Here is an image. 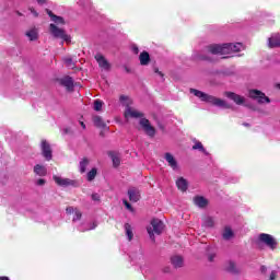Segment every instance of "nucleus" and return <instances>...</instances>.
<instances>
[{
  "mask_svg": "<svg viewBox=\"0 0 280 280\" xmlns=\"http://www.w3.org/2000/svg\"><path fill=\"white\" fill-rule=\"evenodd\" d=\"M244 49V44H212L207 47V51L212 54L213 56H226L229 58L231 54H237V51H242Z\"/></svg>",
  "mask_w": 280,
  "mask_h": 280,
  "instance_id": "obj_1",
  "label": "nucleus"
},
{
  "mask_svg": "<svg viewBox=\"0 0 280 280\" xmlns=\"http://www.w3.org/2000/svg\"><path fill=\"white\" fill-rule=\"evenodd\" d=\"M190 93L201 100V102H207L208 104H213V106H218L219 108H231V105L226 103V101L222 98H218L215 96L209 95L205 92L198 91L196 89H190Z\"/></svg>",
  "mask_w": 280,
  "mask_h": 280,
  "instance_id": "obj_2",
  "label": "nucleus"
},
{
  "mask_svg": "<svg viewBox=\"0 0 280 280\" xmlns=\"http://www.w3.org/2000/svg\"><path fill=\"white\" fill-rule=\"evenodd\" d=\"M165 229V225L163 224V221L159 219H153L151 221V226L147 228V231L149 233L150 238L152 242H154V234L161 235L163 233V230Z\"/></svg>",
  "mask_w": 280,
  "mask_h": 280,
  "instance_id": "obj_3",
  "label": "nucleus"
},
{
  "mask_svg": "<svg viewBox=\"0 0 280 280\" xmlns=\"http://www.w3.org/2000/svg\"><path fill=\"white\" fill-rule=\"evenodd\" d=\"M50 34L55 38H61V40H65L66 43H71V36H69L65 30L57 27L56 24L49 25Z\"/></svg>",
  "mask_w": 280,
  "mask_h": 280,
  "instance_id": "obj_4",
  "label": "nucleus"
},
{
  "mask_svg": "<svg viewBox=\"0 0 280 280\" xmlns=\"http://www.w3.org/2000/svg\"><path fill=\"white\" fill-rule=\"evenodd\" d=\"M52 180H55L56 185L59 187H79L80 185L77 179L65 178L58 175H54Z\"/></svg>",
  "mask_w": 280,
  "mask_h": 280,
  "instance_id": "obj_5",
  "label": "nucleus"
},
{
  "mask_svg": "<svg viewBox=\"0 0 280 280\" xmlns=\"http://www.w3.org/2000/svg\"><path fill=\"white\" fill-rule=\"evenodd\" d=\"M93 125L100 130V137H106V121L102 116L94 115L92 117Z\"/></svg>",
  "mask_w": 280,
  "mask_h": 280,
  "instance_id": "obj_6",
  "label": "nucleus"
},
{
  "mask_svg": "<svg viewBox=\"0 0 280 280\" xmlns=\"http://www.w3.org/2000/svg\"><path fill=\"white\" fill-rule=\"evenodd\" d=\"M249 97H252L253 100H257L259 104H270V98L259 90H250Z\"/></svg>",
  "mask_w": 280,
  "mask_h": 280,
  "instance_id": "obj_7",
  "label": "nucleus"
},
{
  "mask_svg": "<svg viewBox=\"0 0 280 280\" xmlns=\"http://www.w3.org/2000/svg\"><path fill=\"white\" fill-rule=\"evenodd\" d=\"M259 240L260 242H262V244H266V246L271 248V250H275V248H277V241L272 235L262 233L259 235Z\"/></svg>",
  "mask_w": 280,
  "mask_h": 280,
  "instance_id": "obj_8",
  "label": "nucleus"
},
{
  "mask_svg": "<svg viewBox=\"0 0 280 280\" xmlns=\"http://www.w3.org/2000/svg\"><path fill=\"white\" fill-rule=\"evenodd\" d=\"M140 126L142 127V130H144L145 135H148V137H154L156 135V130L154 127H152L150 120L141 118Z\"/></svg>",
  "mask_w": 280,
  "mask_h": 280,
  "instance_id": "obj_9",
  "label": "nucleus"
},
{
  "mask_svg": "<svg viewBox=\"0 0 280 280\" xmlns=\"http://www.w3.org/2000/svg\"><path fill=\"white\" fill-rule=\"evenodd\" d=\"M40 148H42V155L44 156V159H46L47 161H51V159L54 158V154H52L51 145L49 144V142H47L46 140H43Z\"/></svg>",
  "mask_w": 280,
  "mask_h": 280,
  "instance_id": "obj_10",
  "label": "nucleus"
},
{
  "mask_svg": "<svg viewBox=\"0 0 280 280\" xmlns=\"http://www.w3.org/2000/svg\"><path fill=\"white\" fill-rule=\"evenodd\" d=\"M125 119H141L143 117V113L139 112L138 109H135V107H127L125 109Z\"/></svg>",
  "mask_w": 280,
  "mask_h": 280,
  "instance_id": "obj_11",
  "label": "nucleus"
},
{
  "mask_svg": "<svg viewBox=\"0 0 280 280\" xmlns=\"http://www.w3.org/2000/svg\"><path fill=\"white\" fill-rule=\"evenodd\" d=\"M66 212L68 213V215H73L72 222H78L79 220H82V212L78 208L68 207L66 209Z\"/></svg>",
  "mask_w": 280,
  "mask_h": 280,
  "instance_id": "obj_12",
  "label": "nucleus"
},
{
  "mask_svg": "<svg viewBox=\"0 0 280 280\" xmlns=\"http://www.w3.org/2000/svg\"><path fill=\"white\" fill-rule=\"evenodd\" d=\"M59 84L68 91H73V78L71 77H63L59 79Z\"/></svg>",
  "mask_w": 280,
  "mask_h": 280,
  "instance_id": "obj_13",
  "label": "nucleus"
},
{
  "mask_svg": "<svg viewBox=\"0 0 280 280\" xmlns=\"http://www.w3.org/2000/svg\"><path fill=\"white\" fill-rule=\"evenodd\" d=\"M225 97L232 100V102L234 104H237L238 106H242V104H244V96H240L238 94H235L233 92H225Z\"/></svg>",
  "mask_w": 280,
  "mask_h": 280,
  "instance_id": "obj_14",
  "label": "nucleus"
},
{
  "mask_svg": "<svg viewBox=\"0 0 280 280\" xmlns=\"http://www.w3.org/2000/svg\"><path fill=\"white\" fill-rule=\"evenodd\" d=\"M109 159H112V163L114 167H119L121 165V154L117 151H110L108 153Z\"/></svg>",
  "mask_w": 280,
  "mask_h": 280,
  "instance_id": "obj_15",
  "label": "nucleus"
},
{
  "mask_svg": "<svg viewBox=\"0 0 280 280\" xmlns=\"http://www.w3.org/2000/svg\"><path fill=\"white\" fill-rule=\"evenodd\" d=\"M128 196H129L130 202H139L141 198V194L139 192V189L135 187L128 189Z\"/></svg>",
  "mask_w": 280,
  "mask_h": 280,
  "instance_id": "obj_16",
  "label": "nucleus"
},
{
  "mask_svg": "<svg viewBox=\"0 0 280 280\" xmlns=\"http://www.w3.org/2000/svg\"><path fill=\"white\" fill-rule=\"evenodd\" d=\"M25 36L26 38H28V40L34 42L38 38V27L36 26H32L31 28H28L25 32Z\"/></svg>",
  "mask_w": 280,
  "mask_h": 280,
  "instance_id": "obj_17",
  "label": "nucleus"
},
{
  "mask_svg": "<svg viewBox=\"0 0 280 280\" xmlns=\"http://www.w3.org/2000/svg\"><path fill=\"white\" fill-rule=\"evenodd\" d=\"M164 159L168 163L170 167H172V170H178V162L176 161V159H174V155H172V153H165Z\"/></svg>",
  "mask_w": 280,
  "mask_h": 280,
  "instance_id": "obj_18",
  "label": "nucleus"
},
{
  "mask_svg": "<svg viewBox=\"0 0 280 280\" xmlns=\"http://www.w3.org/2000/svg\"><path fill=\"white\" fill-rule=\"evenodd\" d=\"M47 14L56 25H65V18L54 14L50 10H47Z\"/></svg>",
  "mask_w": 280,
  "mask_h": 280,
  "instance_id": "obj_19",
  "label": "nucleus"
},
{
  "mask_svg": "<svg viewBox=\"0 0 280 280\" xmlns=\"http://www.w3.org/2000/svg\"><path fill=\"white\" fill-rule=\"evenodd\" d=\"M33 172L36 174V176H47V167L40 164H36L33 168Z\"/></svg>",
  "mask_w": 280,
  "mask_h": 280,
  "instance_id": "obj_20",
  "label": "nucleus"
},
{
  "mask_svg": "<svg viewBox=\"0 0 280 280\" xmlns=\"http://www.w3.org/2000/svg\"><path fill=\"white\" fill-rule=\"evenodd\" d=\"M268 45L271 49L275 47H280V35H272L268 39Z\"/></svg>",
  "mask_w": 280,
  "mask_h": 280,
  "instance_id": "obj_21",
  "label": "nucleus"
},
{
  "mask_svg": "<svg viewBox=\"0 0 280 280\" xmlns=\"http://www.w3.org/2000/svg\"><path fill=\"white\" fill-rule=\"evenodd\" d=\"M97 228V222H93L92 224L83 223L78 226V231L81 233H84L85 231H93V229Z\"/></svg>",
  "mask_w": 280,
  "mask_h": 280,
  "instance_id": "obj_22",
  "label": "nucleus"
},
{
  "mask_svg": "<svg viewBox=\"0 0 280 280\" xmlns=\"http://www.w3.org/2000/svg\"><path fill=\"white\" fill-rule=\"evenodd\" d=\"M176 186H177V189H179L180 191H185L189 187V184L187 183V179L179 177L176 180Z\"/></svg>",
  "mask_w": 280,
  "mask_h": 280,
  "instance_id": "obj_23",
  "label": "nucleus"
},
{
  "mask_svg": "<svg viewBox=\"0 0 280 280\" xmlns=\"http://www.w3.org/2000/svg\"><path fill=\"white\" fill-rule=\"evenodd\" d=\"M124 229H125V235L128 242H132V238L135 237V233L132 232V225H130L129 223H126Z\"/></svg>",
  "mask_w": 280,
  "mask_h": 280,
  "instance_id": "obj_24",
  "label": "nucleus"
},
{
  "mask_svg": "<svg viewBox=\"0 0 280 280\" xmlns=\"http://www.w3.org/2000/svg\"><path fill=\"white\" fill-rule=\"evenodd\" d=\"M91 163V160L90 159H86V158H83L80 163H79V172L81 174H84L86 172V167L90 165Z\"/></svg>",
  "mask_w": 280,
  "mask_h": 280,
  "instance_id": "obj_25",
  "label": "nucleus"
},
{
  "mask_svg": "<svg viewBox=\"0 0 280 280\" xmlns=\"http://www.w3.org/2000/svg\"><path fill=\"white\" fill-rule=\"evenodd\" d=\"M119 102L121 106H125V108H131L130 106H132V98H130L129 96L120 95Z\"/></svg>",
  "mask_w": 280,
  "mask_h": 280,
  "instance_id": "obj_26",
  "label": "nucleus"
},
{
  "mask_svg": "<svg viewBox=\"0 0 280 280\" xmlns=\"http://www.w3.org/2000/svg\"><path fill=\"white\" fill-rule=\"evenodd\" d=\"M140 65L145 67L147 65H150V54L148 51H143L139 56Z\"/></svg>",
  "mask_w": 280,
  "mask_h": 280,
  "instance_id": "obj_27",
  "label": "nucleus"
},
{
  "mask_svg": "<svg viewBox=\"0 0 280 280\" xmlns=\"http://www.w3.org/2000/svg\"><path fill=\"white\" fill-rule=\"evenodd\" d=\"M95 60L98 63V67H101L102 69H106V57H104V55L97 52L95 55Z\"/></svg>",
  "mask_w": 280,
  "mask_h": 280,
  "instance_id": "obj_28",
  "label": "nucleus"
},
{
  "mask_svg": "<svg viewBox=\"0 0 280 280\" xmlns=\"http://www.w3.org/2000/svg\"><path fill=\"white\" fill-rule=\"evenodd\" d=\"M235 236V234L233 233V230H231V228L226 226L224 230H223V233H222V237L223 240H233V237Z\"/></svg>",
  "mask_w": 280,
  "mask_h": 280,
  "instance_id": "obj_29",
  "label": "nucleus"
},
{
  "mask_svg": "<svg viewBox=\"0 0 280 280\" xmlns=\"http://www.w3.org/2000/svg\"><path fill=\"white\" fill-rule=\"evenodd\" d=\"M194 202L197 207H200L201 209H203V207H207L208 205V201L207 199H205V197H195Z\"/></svg>",
  "mask_w": 280,
  "mask_h": 280,
  "instance_id": "obj_30",
  "label": "nucleus"
},
{
  "mask_svg": "<svg viewBox=\"0 0 280 280\" xmlns=\"http://www.w3.org/2000/svg\"><path fill=\"white\" fill-rule=\"evenodd\" d=\"M171 261L175 268H183V257L180 256H173Z\"/></svg>",
  "mask_w": 280,
  "mask_h": 280,
  "instance_id": "obj_31",
  "label": "nucleus"
},
{
  "mask_svg": "<svg viewBox=\"0 0 280 280\" xmlns=\"http://www.w3.org/2000/svg\"><path fill=\"white\" fill-rule=\"evenodd\" d=\"M192 150H199V152H202L203 154L209 155V152L205 149L202 145V142L196 141L195 144L192 145Z\"/></svg>",
  "mask_w": 280,
  "mask_h": 280,
  "instance_id": "obj_32",
  "label": "nucleus"
},
{
  "mask_svg": "<svg viewBox=\"0 0 280 280\" xmlns=\"http://www.w3.org/2000/svg\"><path fill=\"white\" fill-rule=\"evenodd\" d=\"M225 269L228 270V272H232V275H237L238 270L237 267L235 266L234 261H229Z\"/></svg>",
  "mask_w": 280,
  "mask_h": 280,
  "instance_id": "obj_33",
  "label": "nucleus"
},
{
  "mask_svg": "<svg viewBox=\"0 0 280 280\" xmlns=\"http://www.w3.org/2000/svg\"><path fill=\"white\" fill-rule=\"evenodd\" d=\"M95 176H97V168H92L90 172H88L86 179L89 183H91L92 180H95Z\"/></svg>",
  "mask_w": 280,
  "mask_h": 280,
  "instance_id": "obj_34",
  "label": "nucleus"
},
{
  "mask_svg": "<svg viewBox=\"0 0 280 280\" xmlns=\"http://www.w3.org/2000/svg\"><path fill=\"white\" fill-rule=\"evenodd\" d=\"M213 224H215V222L213 221V218L206 217L203 219V226H208L209 229H211V226H213Z\"/></svg>",
  "mask_w": 280,
  "mask_h": 280,
  "instance_id": "obj_35",
  "label": "nucleus"
},
{
  "mask_svg": "<svg viewBox=\"0 0 280 280\" xmlns=\"http://www.w3.org/2000/svg\"><path fill=\"white\" fill-rule=\"evenodd\" d=\"M102 106H104V102L100 101V100H95L93 103V109L96 112L102 110Z\"/></svg>",
  "mask_w": 280,
  "mask_h": 280,
  "instance_id": "obj_36",
  "label": "nucleus"
},
{
  "mask_svg": "<svg viewBox=\"0 0 280 280\" xmlns=\"http://www.w3.org/2000/svg\"><path fill=\"white\" fill-rule=\"evenodd\" d=\"M122 203L125 205L126 209H128V211H132V206L130 202H128V200L124 199Z\"/></svg>",
  "mask_w": 280,
  "mask_h": 280,
  "instance_id": "obj_37",
  "label": "nucleus"
},
{
  "mask_svg": "<svg viewBox=\"0 0 280 280\" xmlns=\"http://www.w3.org/2000/svg\"><path fill=\"white\" fill-rule=\"evenodd\" d=\"M154 72L158 73V75H160L162 82L165 81L164 74H163V72L159 71V68H155V69H154Z\"/></svg>",
  "mask_w": 280,
  "mask_h": 280,
  "instance_id": "obj_38",
  "label": "nucleus"
},
{
  "mask_svg": "<svg viewBox=\"0 0 280 280\" xmlns=\"http://www.w3.org/2000/svg\"><path fill=\"white\" fill-rule=\"evenodd\" d=\"M100 194H93L92 195V200H94V202H100Z\"/></svg>",
  "mask_w": 280,
  "mask_h": 280,
  "instance_id": "obj_39",
  "label": "nucleus"
},
{
  "mask_svg": "<svg viewBox=\"0 0 280 280\" xmlns=\"http://www.w3.org/2000/svg\"><path fill=\"white\" fill-rule=\"evenodd\" d=\"M131 50H132V52L136 54V55L139 54V47H138L137 45H132V46H131Z\"/></svg>",
  "mask_w": 280,
  "mask_h": 280,
  "instance_id": "obj_40",
  "label": "nucleus"
},
{
  "mask_svg": "<svg viewBox=\"0 0 280 280\" xmlns=\"http://www.w3.org/2000/svg\"><path fill=\"white\" fill-rule=\"evenodd\" d=\"M36 185H38L39 187H43V185H45V179L40 178L36 182Z\"/></svg>",
  "mask_w": 280,
  "mask_h": 280,
  "instance_id": "obj_41",
  "label": "nucleus"
},
{
  "mask_svg": "<svg viewBox=\"0 0 280 280\" xmlns=\"http://www.w3.org/2000/svg\"><path fill=\"white\" fill-rule=\"evenodd\" d=\"M275 279H277V271H272L270 273V280H275Z\"/></svg>",
  "mask_w": 280,
  "mask_h": 280,
  "instance_id": "obj_42",
  "label": "nucleus"
},
{
  "mask_svg": "<svg viewBox=\"0 0 280 280\" xmlns=\"http://www.w3.org/2000/svg\"><path fill=\"white\" fill-rule=\"evenodd\" d=\"M37 3L39 5H45V3H47V0H37Z\"/></svg>",
  "mask_w": 280,
  "mask_h": 280,
  "instance_id": "obj_43",
  "label": "nucleus"
},
{
  "mask_svg": "<svg viewBox=\"0 0 280 280\" xmlns=\"http://www.w3.org/2000/svg\"><path fill=\"white\" fill-rule=\"evenodd\" d=\"M71 62H72L71 59H66V63L68 65V67H71Z\"/></svg>",
  "mask_w": 280,
  "mask_h": 280,
  "instance_id": "obj_44",
  "label": "nucleus"
},
{
  "mask_svg": "<svg viewBox=\"0 0 280 280\" xmlns=\"http://www.w3.org/2000/svg\"><path fill=\"white\" fill-rule=\"evenodd\" d=\"M0 280H10V278L8 276H1Z\"/></svg>",
  "mask_w": 280,
  "mask_h": 280,
  "instance_id": "obj_45",
  "label": "nucleus"
},
{
  "mask_svg": "<svg viewBox=\"0 0 280 280\" xmlns=\"http://www.w3.org/2000/svg\"><path fill=\"white\" fill-rule=\"evenodd\" d=\"M31 12H32L35 16H38V12H36V10L31 9Z\"/></svg>",
  "mask_w": 280,
  "mask_h": 280,
  "instance_id": "obj_46",
  "label": "nucleus"
},
{
  "mask_svg": "<svg viewBox=\"0 0 280 280\" xmlns=\"http://www.w3.org/2000/svg\"><path fill=\"white\" fill-rule=\"evenodd\" d=\"M80 126H81L83 129H86V125L84 124V121H80Z\"/></svg>",
  "mask_w": 280,
  "mask_h": 280,
  "instance_id": "obj_47",
  "label": "nucleus"
},
{
  "mask_svg": "<svg viewBox=\"0 0 280 280\" xmlns=\"http://www.w3.org/2000/svg\"><path fill=\"white\" fill-rule=\"evenodd\" d=\"M199 58H200V60H210L209 57H202V56H201V57H199Z\"/></svg>",
  "mask_w": 280,
  "mask_h": 280,
  "instance_id": "obj_48",
  "label": "nucleus"
},
{
  "mask_svg": "<svg viewBox=\"0 0 280 280\" xmlns=\"http://www.w3.org/2000/svg\"><path fill=\"white\" fill-rule=\"evenodd\" d=\"M260 270H261V272H266V266H262V267L260 268Z\"/></svg>",
  "mask_w": 280,
  "mask_h": 280,
  "instance_id": "obj_49",
  "label": "nucleus"
},
{
  "mask_svg": "<svg viewBox=\"0 0 280 280\" xmlns=\"http://www.w3.org/2000/svg\"><path fill=\"white\" fill-rule=\"evenodd\" d=\"M209 261H213V255L209 256Z\"/></svg>",
  "mask_w": 280,
  "mask_h": 280,
  "instance_id": "obj_50",
  "label": "nucleus"
},
{
  "mask_svg": "<svg viewBox=\"0 0 280 280\" xmlns=\"http://www.w3.org/2000/svg\"><path fill=\"white\" fill-rule=\"evenodd\" d=\"M276 89H279V90H280V83H277V84H276Z\"/></svg>",
  "mask_w": 280,
  "mask_h": 280,
  "instance_id": "obj_51",
  "label": "nucleus"
},
{
  "mask_svg": "<svg viewBox=\"0 0 280 280\" xmlns=\"http://www.w3.org/2000/svg\"><path fill=\"white\" fill-rule=\"evenodd\" d=\"M65 133H66V135H69V129H65Z\"/></svg>",
  "mask_w": 280,
  "mask_h": 280,
  "instance_id": "obj_52",
  "label": "nucleus"
},
{
  "mask_svg": "<svg viewBox=\"0 0 280 280\" xmlns=\"http://www.w3.org/2000/svg\"><path fill=\"white\" fill-rule=\"evenodd\" d=\"M108 67H110V65L107 62V63H106V69H108Z\"/></svg>",
  "mask_w": 280,
  "mask_h": 280,
  "instance_id": "obj_53",
  "label": "nucleus"
}]
</instances>
